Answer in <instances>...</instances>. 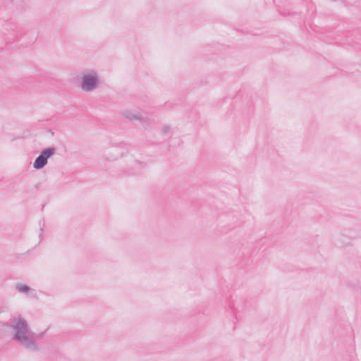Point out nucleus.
I'll use <instances>...</instances> for the list:
<instances>
[{"mask_svg":"<svg viewBox=\"0 0 361 361\" xmlns=\"http://www.w3.org/2000/svg\"><path fill=\"white\" fill-rule=\"evenodd\" d=\"M6 326L11 329L12 340L16 344L31 352L39 350L33 337L34 334L21 315L12 317Z\"/></svg>","mask_w":361,"mask_h":361,"instance_id":"nucleus-1","label":"nucleus"},{"mask_svg":"<svg viewBox=\"0 0 361 361\" xmlns=\"http://www.w3.org/2000/svg\"><path fill=\"white\" fill-rule=\"evenodd\" d=\"M80 87L84 92H92L101 85L99 71L94 68H86L80 73Z\"/></svg>","mask_w":361,"mask_h":361,"instance_id":"nucleus-2","label":"nucleus"},{"mask_svg":"<svg viewBox=\"0 0 361 361\" xmlns=\"http://www.w3.org/2000/svg\"><path fill=\"white\" fill-rule=\"evenodd\" d=\"M55 153L56 149L54 147H48L43 149L35 159L33 163V168L37 170L44 168L47 164L48 159L54 155Z\"/></svg>","mask_w":361,"mask_h":361,"instance_id":"nucleus-3","label":"nucleus"},{"mask_svg":"<svg viewBox=\"0 0 361 361\" xmlns=\"http://www.w3.org/2000/svg\"><path fill=\"white\" fill-rule=\"evenodd\" d=\"M123 115L126 118L138 121L141 123L146 122L147 120V117L145 114H136L129 111L123 112Z\"/></svg>","mask_w":361,"mask_h":361,"instance_id":"nucleus-4","label":"nucleus"},{"mask_svg":"<svg viewBox=\"0 0 361 361\" xmlns=\"http://www.w3.org/2000/svg\"><path fill=\"white\" fill-rule=\"evenodd\" d=\"M16 289L18 292L23 293L27 295H31L35 296V290L34 289H32L28 286L18 283L16 284Z\"/></svg>","mask_w":361,"mask_h":361,"instance_id":"nucleus-5","label":"nucleus"},{"mask_svg":"<svg viewBox=\"0 0 361 361\" xmlns=\"http://www.w3.org/2000/svg\"><path fill=\"white\" fill-rule=\"evenodd\" d=\"M176 128L170 124H164L161 129L162 136L169 137L175 134Z\"/></svg>","mask_w":361,"mask_h":361,"instance_id":"nucleus-6","label":"nucleus"},{"mask_svg":"<svg viewBox=\"0 0 361 361\" xmlns=\"http://www.w3.org/2000/svg\"><path fill=\"white\" fill-rule=\"evenodd\" d=\"M16 28H17L16 25L13 23L8 25V27L6 28V31L11 30L13 32V33L11 34V35L13 37L11 39H14V38H15V32L16 31Z\"/></svg>","mask_w":361,"mask_h":361,"instance_id":"nucleus-7","label":"nucleus"},{"mask_svg":"<svg viewBox=\"0 0 361 361\" xmlns=\"http://www.w3.org/2000/svg\"><path fill=\"white\" fill-rule=\"evenodd\" d=\"M135 164L136 166H137L139 168L142 167V163H140V162H138V161H135Z\"/></svg>","mask_w":361,"mask_h":361,"instance_id":"nucleus-8","label":"nucleus"}]
</instances>
